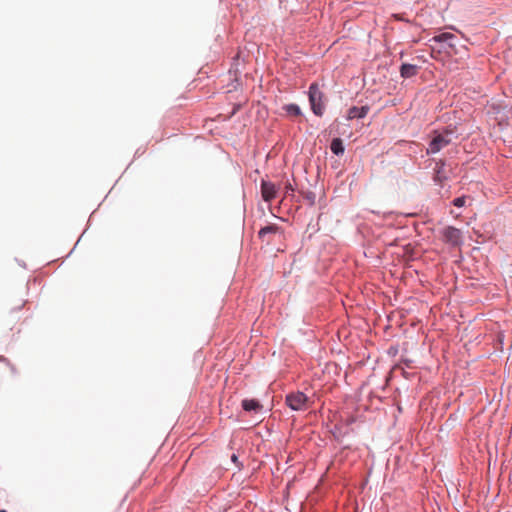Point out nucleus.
Instances as JSON below:
<instances>
[{"label":"nucleus","instance_id":"nucleus-1","mask_svg":"<svg viewBox=\"0 0 512 512\" xmlns=\"http://www.w3.org/2000/svg\"><path fill=\"white\" fill-rule=\"evenodd\" d=\"M285 403L294 411H305L312 406L313 401L303 392L296 391L286 395Z\"/></svg>","mask_w":512,"mask_h":512},{"label":"nucleus","instance_id":"nucleus-2","mask_svg":"<svg viewBox=\"0 0 512 512\" xmlns=\"http://www.w3.org/2000/svg\"><path fill=\"white\" fill-rule=\"evenodd\" d=\"M323 93L319 89L317 83H312L309 87V102L313 113L317 116H322L324 113L325 105L323 102Z\"/></svg>","mask_w":512,"mask_h":512},{"label":"nucleus","instance_id":"nucleus-3","mask_svg":"<svg viewBox=\"0 0 512 512\" xmlns=\"http://www.w3.org/2000/svg\"><path fill=\"white\" fill-rule=\"evenodd\" d=\"M451 132L444 131L442 133L434 132V136L427 148V154H435L448 146L451 142Z\"/></svg>","mask_w":512,"mask_h":512},{"label":"nucleus","instance_id":"nucleus-4","mask_svg":"<svg viewBox=\"0 0 512 512\" xmlns=\"http://www.w3.org/2000/svg\"><path fill=\"white\" fill-rule=\"evenodd\" d=\"M442 235H443L444 241L453 246H458L462 242L461 231L453 226H448V227L444 228L442 231Z\"/></svg>","mask_w":512,"mask_h":512},{"label":"nucleus","instance_id":"nucleus-5","mask_svg":"<svg viewBox=\"0 0 512 512\" xmlns=\"http://www.w3.org/2000/svg\"><path fill=\"white\" fill-rule=\"evenodd\" d=\"M277 194V188L275 184L269 181H262L261 183V195L265 202H271L275 199Z\"/></svg>","mask_w":512,"mask_h":512},{"label":"nucleus","instance_id":"nucleus-6","mask_svg":"<svg viewBox=\"0 0 512 512\" xmlns=\"http://www.w3.org/2000/svg\"><path fill=\"white\" fill-rule=\"evenodd\" d=\"M448 179L447 173L445 171V163L442 160L436 162V166L434 168V176L433 180L438 185H443V183Z\"/></svg>","mask_w":512,"mask_h":512},{"label":"nucleus","instance_id":"nucleus-7","mask_svg":"<svg viewBox=\"0 0 512 512\" xmlns=\"http://www.w3.org/2000/svg\"><path fill=\"white\" fill-rule=\"evenodd\" d=\"M368 112H369L368 106H362V107L353 106L348 110L347 118L349 120L361 119V118H364Z\"/></svg>","mask_w":512,"mask_h":512},{"label":"nucleus","instance_id":"nucleus-8","mask_svg":"<svg viewBox=\"0 0 512 512\" xmlns=\"http://www.w3.org/2000/svg\"><path fill=\"white\" fill-rule=\"evenodd\" d=\"M417 72H418V67L413 64L405 63V64H402V66L400 68V74L403 78L413 77L417 74Z\"/></svg>","mask_w":512,"mask_h":512},{"label":"nucleus","instance_id":"nucleus-9","mask_svg":"<svg viewBox=\"0 0 512 512\" xmlns=\"http://www.w3.org/2000/svg\"><path fill=\"white\" fill-rule=\"evenodd\" d=\"M242 408L245 411H259L261 410L262 405L255 399H244L242 401Z\"/></svg>","mask_w":512,"mask_h":512},{"label":"nucleus","instance_id":"nucleus-10","mask_svg":"<svg viewBox=\"0 0 512 512\" xmlns=\"http://www.w3.org/2000/svg\"><path fill=\"white\" fill-rule=\"evenodd\" d=\"M330 148L336 155H342L344 153L343 141L340 138H334L331 142Z\"/></svg>","mask_w":512,"mask_h":512},{"label":"nucleus","instance_id":"nucleus-11","mask_svg":"<svg viewBox=\"0 0 512 512\" xmlns=\"http://www.w3.org/2000/svg\"><path fill=\"white\" fill-rule=\"evenodd\" d=\"M278 231L279 227L275 224H271L261 228L260 231L258 232V236L260 239L264 240L267 234H276Z\"/></svg>","mask_w":512,"mask_h":512},{"label":"nucleus","instance_id":"nucleus-12","mask_svg":"<svg viewBox=\"0 0 512 512\" xmlns=\"http://www.w3.org/2000/svg\"><path fill=\"white\" fill-rule=\"evenodd\" d=\"M433 39L436 42H450L451 40L455 39V36L452 33L444 32L436 35Z\"/></svg>","mask_w":512,"mask_h":512},{"label":"nucleus","instance_id":"nucleus-13","mask_svg":"<svg viewBox=\"0 0 512 512\" xmlns=\"http://www.w3.org/2000/svg\"><path fill=\"white\" fill-rule=\"evenodd\" d=\"M285 111L292 116H299L301 115L300 107L296 104H289L285 106Z\"/></svg>","mask_w":512,"mask_h":512},{"label":"nucleus","instance_id":"nucleus-14","mask_svg":"<svg viewBox=\"0 0 512 512\" xmlns=\"http://www.w3.org/2000/svg\"><path fill=\"white\" fill-rule=\"evenodd\" d=\"M466 203V197L465 196H462V197H458V198H455L453 200V205L456 206V207H463Z\"/></svg>","mask_w":512,"mask_h":512},{"label":"nucleus","instance_id":"nucleus-15","mask_svg":"<svg viewBox=\"0 0 512 512\" xmlns=\"http://www.w3.org/2000/svg\"><path fill=\"white\" fill-rule=\"evenodd\" d=\"M0 362L6 363L9 366L12 374H16L17 373L16 367L13 364H11L9 362V360L7 358H5L4 356H0Z\"/></svg>","mask_w":512,"mask_h":512},{"label":"nucleus","instance_id":"nucleus-16","mask_svg":"<svg viewBox=\"0 0 512 512\" xmlns=\"http://www.w3.org/2000/svg\"><path fill=\"white\" fill-rule=\"evenodd\" d=\"M285 188L287 191H294V188L292 187V185L290 183H288Z\"/></svg>","mask_w":512,"mask_h":512},{"label":"nucleus","instance_id":"nucleus-17","mask_svg":"<svg viewBox=\"0 0 512 512\" xmlns=\"http://www.w3.org/2000/svg\"><path fill=\"white\" fill-rule=\"evenodd\" d=\"M231 459L235 463L238 461V457L235 454L232 455Z\"/></svg>","mask_w":512,"mask_h":512},{"label":"nucleus","instance_id":"nucleus-18","mask_svg":"<svg viewBox=\"0 0 512 512\" xmlns=\"http://www.w3.org/2000/svg\"><path fill=\"white\" fill-rule=\"evenodd\" d=\"M0 512H7L6 510H0Z\"/></svg>","mask_w":512,"mask_h":512}]
</instances>
